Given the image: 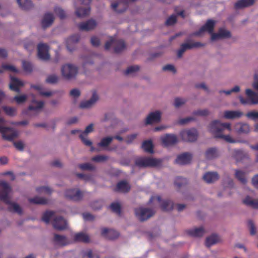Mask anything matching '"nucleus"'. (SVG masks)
I'll list each match as a JSON object with an SVG mask.
<instances>
[{
    "instance_id": "nucleus-32",
    "label": "nucleus",
    "mask_w": 258,
    "mask_h": 258,
    "mask_svg": "<svg viewBox=\"0 0 258 258\" xmlns=\"http://www.w3.org/2000/svg\"><path fill=\"white\" fill-rule=\"evenodd\" d=\"M218 150L215 147L210 148L205 152V156L207 159H212L219 156Z\"/></svg>"
},
{
    "instance_id": "nucleus-14",
    "label": "nucleus",
    "mask_w": 258,
    "mask_h": 258,
    "mask_svg": "<svg viewBox=\"0 0 258 258\" xmlns=\"http://www.w3.org/2000/svg\"><path fill=\"white\" fill-rule=\"evenodd\" d=\"M155 200H157L159 203L161 204V208L164 211H170L173 209L174 204L170 200H164L162 201L160 196L152 197L150 200V202L152 203Z\"/></svg>"
},
{
    "instance_id": "nucleus-8",
    "label": "nucleus",
    "mask_w": 258,
    "mask_h": 258,
    "mask_svg": "<svg viewBox=\"0 0 258 258\" xmlns=\"http://www.w3.org/2000/svg\"><path fill=\"white\" fill-rule=\"evenodd\" d=\"M78 68L71 64H66L62 66L61 71L62 76L67 80L76 77L78 73Z\"/></svg>"
},
{
    "instance_id": "nucleus-56",
    "label": "nucleus",
    "mask_w": 258,
    "mask_h": 258,
    "mask_svg": "<svg viewBox=\"0 0 258 258\" xmlns=\"http://www.w3.org/2000/svg\"><path fill=\"white\" fill-rule=\"evenodd\" d=\"M140 67L139 66H132L127 68V69L125 71L124 74L125 75H129L133 74L135 72H136L139 70Z\"/></svg>"
},
{
    "instance_id": "nucleus-31",
    "label": "nucleus",
    "mask_w": 258,
    "mask_h": 258,
    "mask_svg": "<svg viewBox=\"0 0 258 258\" xmlns=\"http://www.w3.org/2000/svg\"><path fill=\"white\" fill-rule=\"evenodd\" d=\"M255 0H238L235 4L234 8L236 9H242L252 5Z\"/></svg>"
},
{
    "instance_id": "nucleus-4",
    "label": "nucleus",
    "mask_w": 258,
    "mask_h": 258,
    "mask_svg": "<svg viewBox=\"0 0 258 258\" xmlns=\"http://www.w3.org/2000/svg\"><path fill=\"white\" fill-rule=\"evenodd\" d=\"M5 120L3 118H0V124L4 123ZM0 133L2 134L3 138L6 140L12 141L18 136V133L17 131L11 127H5L0 125Z\"/></svg>"
},
{
    "instance_id": "nucleus-7",
    "label": "nucleus",
    "mask_w": 258,
    "mask_h": 258,
    "mask_svg": "<svg viewBox=\"0 0 258 258\" xmlns=\"http://www.w3.org/2000/svg\"><path fill=\"white\" fill-rule=\"evenodd\" d=\"M111 46H114V52L118 53L123 50L125 48V44L122 40H116L111 37L110 39L105 44V49H109Z\"/></svg>"
},
{
    "instance_id": "nucleus-36",
    "label": "nucleus",
    "mask_w": 258,
    "mask_h": 258,
    "mask_svg": "<svg viewBox=\"0 0 258 258\" xmlns=\"http://www.w3.org/2000/svg\"><path fill=\"white\" fill-rule=\"evenodd\" d=\"M130 189V186L128 184L124 181L119 182L116 186L115 191L127 192Z\"/></svg>"
},
{
    "instance_id": "nucleus-23",
    "label": "nucleus",
    "mask_w": 258,
    "mask_h": 258,
    "mask_svg": "<svg viewBox=\"0 0 258 258\" xmlns=\"http://www.w3.org/2000/svg\"><path fill=\"white\" fill-rule=\"evenodd\" d=\"M98 99V96L95 91H94L91 98L87 101H82L80 104L81 108H87L91 107Z\"/></svg>"
},
{
    "instance_id": "nucleus-13",
    "label": "nucleus",
    "mask_w": 258,
    "mask_h": 258,
    "mask_svg": "<svg viewBox=\"0 0 258 258\" xmlns=\"http://www.w3.org/2000/svg\"><path fill=\"white\" fill-rule=\"evenodd\" d=\"M64 195L66 198L74 201H79L83 197V192L76 188L67 189Z\"/></svg>"
},
{
    "instance_id": "nucleus-44",
    "label": "nucleus",
    "mask_w": 258,
    "mask_h": 258,
    "mask_svg": "<svg viewBox=\"0 0 258 258\" xmlns=\"http://www.w3.org/2000/svg\"><path fill=\"white\" fill-rule=\"evenodd\" d=\"M113 140V138L111 137L103 138L101 140L100 142L97 144V146L106 148L110 144Z\"/></svg>"
},
{
    "instance_id": "nucleus-47",
    "label": "nucleus",
    "mask_w": 258,
    "mask_h": 258,
    "mask_svg": "<svg viewBox=\"0 0 258 258\" xmlns=\"http://www.w3.org/2000/svg\"><path fill=\"white\" fill-rule=\"evenodd\" d=\"M235 175V177L242 183L244 184L246 183V179L245 177L244 172L241 170H236Z\"/></svg>"
},
{
    "instance_id": "nucleus-25",
    "label": "nucleus",
    "mask_w": 258,
    "mask_h": 258,
    "mask_svg": "<svg viewBox=\"0 0 258 258\" xmlns=\"http://www.w3.org/2000/svg\"><path fill=\"white\" fill-rule=\"evenodd\" d=\"M230 36V33L229 31L224 29H220L218 33L212 34L211 38L212 41H214L221 38H229Z\"/></svg>"
},
{
    "instance_id": "nucleus-53",
    "label": "nucleus",
    "mask_w": 258,
    "mask_h": 258,
    "mask_svg": "<svg viewBox=\"0 0 258 258\" xmlns=\"http://www.w3.org/2000/svg\"><path fill=\"white\" fill-rule=\"evenodd\" d=\"M23 68L24 70L27 73H31L33 71V65L32 64L27 61H23Z\"/></svg>"
},
{
    "instance_id": "nucleus-30",
    "label": "nucleus",
    "mask_w": 258,
    "mask_h": 258,
    "mask_svg": "<svg viewBox=\"0 0 258 258\" xmlns=\"http://www.w3.org/2000/svg\"><path fill=\"white\" fill-rule=\"evenodd\" d=\"M219 178V175L216 172H208L203 176V179L207 183H212Z\"/></svg>"
},
{
    "instance_id": "nucleus-21",
    "label": "nucleus",
    "mask_w": 258,
    "mask_h": 258,
    "mask_svg": "<svg viewBox=\"0 0 258 258\" xmlns=\"http://www.w3.org/2000/svg\"><path fill=\"white\" fill-rule=\"evenodd\" d=\"M192 159V155L189 153H184L178 155L175 160L176 163L185 165L190 163Z\"/></svg>"
},
{
    "instance_id": "nucleus-24",
    "label": "nucleus",
    "mask_w": 258,
    "mask_h": 258,
    "mask_svg": "<svg viewBox=\"0 0 258 258\" xmlns=\"http://www.w3.org/2000/svg\"><path fill=\"white\" fill-rule=\"evenodd\" d=\"M53 241L55 245L60 246H65L69 244V241L66 236L57 234H54Z\"/></svg>"
},
{
    "instance_id": "nucleus-41",
    "label": "nucleus",
    "mask_w": 258,
    "mask_h": 258,
    "mask_svg": "<svg viewBox=\"0 0 258 258\" xmlns=\"http://www.w3.org/2000/svg\"><path fill=\"white\" fill-rule=\"evenodd\" d=\"M142 147L146 152L149 153H153L154 152L153 144L151 140L144 141L142 144Z\"/></svg>"
},
{
    "instance_id": "nucleus-17",
    "label": "nucleus",
    "mask_w": 258,
    "mask_h": 258,
    "mask_svg": "<svg viewBox=\"0 0 258 258\" xmlns=\"http://www.w3.org/2000/svg\"><path fill=\"white\" fill-rule=\"evenodd\" d=\"M38 56L42 60H48L50 55L48 53V47L46 44L40 43L38 46Z\"/></svg>"
},
{
    "instance_id": "nucleus-48",
    "label": "nucleus",
    "mask_w": 258,
    "mask_h": 258,
    "mask_svg": "<svg viewBox=\"0 0 258 258\" xmlns=\"http://www.w3.org/2000/svg\"><path fill=\"white\" fill-rule=\"evenodd\" d=\"M245 156L242 151L240 150H235L233 152V157L236 161H240Z\"/></svg>"
},
{
    "instance_id": "nucleus-12",
    "label": "nucleus",
    "mask_w": 258,
    "mask_h": 258,
    "mask_svg": "<svg viewBox=\"0 0 258 258\" xmlns=\"http://www.w3.org/2000/svg\"><path fill=\"white\" fill-rule=\"evenodd\" d=\"M80 1L85 7L76 9V14L78 17H84L88 16L90 13V7L89 5L91 0H80Z\"/></svg>"
},
{
    "instance_id": "nucleus-62",
    "label": "nucleus",
    "mask_w": 258,
    "mask_h": 258,
    "mask_svg": "<svg viewBox=\"0 0 258 258\" xmlns=\"http://www.w3.org/2000/svg\"><path fill=\"white\" fill-rule=\"evenodd\" d=\"M186 100L185 99L180 98H176L175 99L174 106L176 107H179L186 102Z\"/></svg>"
},
{
    "instance_id": "nucleus-2",
    "label": "nucleus",
    "mask_w": 258,
    "mask_h": 258,
    "mask_svg": "<svg viewBox=\"0 0 258 258\" xmlns=\"http://www.w3.org/2000/svg\"><path fill=\"white\" fill-rule=\"evenodd\" d=\"M0 186L3 188L2 190H0V200L9 205L8 210L10 212L17 213L19 215L22 214L23 210L20 205L10 201L9 194L11 191V188L10 185L7 182L1 180Z\"/></svg>"
},
{
    "instance_id": "nucleus-22",
    "label": "nucleus",
    "mask_w": 258,
    "mask_h": 258,
    "mask_svg": "<svg viewBox=\"0 0 258 258\" xmlns=\"http://www.w3.org/2000/svg\"><path fill=\"white\" fill-rule=\"evenodd\" d=\"M101 235L107 239L113 240L118 237L119 234L115 230L104 228L102 229Z\"/></svg>"
},
{
    "instance_id": "nucleus-52",
    "label": "nucleus",
    "mask_w": 258,
    "mask_h": 258,
    "mask_svg": "<svg viewBox=\"0 0 258 258\" xmlns=\"http://www.w3.org/2000/svg\"><path fill=\"white\" fill-rule=\"evenodd\" d=\"M186 182L187 180L185 178L181 177H177L176 178L174 181V184L177 187L179 188L181 187L182 185H183L184 184L186 183Z\"/></svg>"
},
{
    "instance_id": "nucleus-11",
    "label": "nucleus",
    "mask_w": 258,
    "mask_h": 258,
    "mask_svg": "<svg viewBox=\"0 0 258 258\" xmlns=\"http://www.w3.org/2000/svg\"><path fill=\"white\" fill-rule=\"evenodd\" d=\"M215 22L212 20H208L206 24L203 25L198 31H196L191 34V36H200L202 34L207 31L211 35L213 33Z\"/></svg>"
},
{
    "instance_id": "nucleus-40",
    "label": "nucleus",
    "mask_w": 258,
    "mask_h": 258,
    "mask_svg": "<svg viewBox=\"0 0 258 258\" xmlns=\"http://www.w3.org/2000/svg\"><path fill=\"white\" fill-rule=\"evenodd\" d=\"M30 203L38 205H46L48 204V200L39 197H35L33 198H29L28 199Z\"/></svg>"
},
{
    "instance_id": "nucleus-43",
    "label": "nucleus",
    "mask_w": 258,
    "mask_h": 258,
    "mask_svg": "<svg viewBox=\"0 0 258 258\" xmlns=\"http://www.w3.org/2000/svg\"><path fill=\"white\" fill-rule=\"evenodd\" d=\"M31 87L38 90L41 96L49 97L54 94V92L51 91H45L40 85H31Z\"/></svg>"
},
{
    "instance_id": "nucleus-45",
    "label": "nucleus",
    "mask_w": 258,
    "mask_h": 258,
    "mask_svg": "<svg viewBox=\"0 0 258 258\" xmlns=\"http://www.w3.org/2000/svg\"><path fill=\"white\" fill-rule=\"evenodd\" d=\"M32 103H35L36 105H30L28 107L29 110H35L38 111L41 109H42L44 106V102L42 101H36L35 100H33L32 101Z\"/></svg>"
},
{
    "instance_id": "nucleus-6",
    "label": "nucleus",
    "mask_w": 258,
    "mask_h": 258,
    "mask_svg": "<svg viewBox=\"0 0 258 258\" xmlns=\"http://www.w3.org/2000/svg\"><path fill=\"white\" fill-rule=\"evenodd\" d=\"M135 213L137 218L140 221H144L152 217L155 214V212L150 208L141 207L136 208Z\"/></svg>"
},
{
    "instance_id": "nucleus-33",
    "label": "nucleus",
    "mask_w": 258,
    "mask_h": 258,
    "mask_svg": "<svg viewBox=\"0 0 258 258\" xmlns=\"http://www.w3.org/2000/svg\"><path fill=\"white\" fill-rule=\"evenodd\" d=\"M242 115V113L239 111L226 110L224 112V117L226 119L238 118Z\"/></svg>"
},
{
    "instance_id": "nucleus-15",
    "label": "nucleus",
    "mask_w": 258,
    "mask_h": 258,
    "mask_svg": "<svg viewBox=\"0 0 258 258\" xmlns=\"http://www.w3.org/2000/svg\"><path fill=\"white\" fill-rule=\"evenodd\" d=\"M93 130V124L91 123L89 125H88L86 127L85 130L84 132H81V133L79 135L80 138L81 139L82 142L83 143L84 145H85L87 146H91V151L94 150V148L92 146V143L91 141L86 139V137L87 136V134L88 133L92 132Z\"/></svg>"
},
{
    "instance_id": "nucleus-3",
    "label": "nucleus",
    "mask_w": 258,
    "mask_h": 258,
    "mask_svg": "<svg viewBox=\"0 0 258 258\" xmlns=\"http://www.w3.org/2000/svg\"><path fill=\"white\" fill-rule=\"evenodd\" d=\"M160 160L151 157H141L137 159L135 164L139 167H156L161 164Z\"/></svg>"
},
{
    "instance_id": "nucleus-51",
    "label": "nucleus",
    "mask_w": 258,
    "mask_h": 258,
    "mask_svg": "<svg viewBox=\"0 0 258 258\" xmlns=\"http://www.w3.org/2000/svg\"><path fill=\"white\" fill-rule=\"evenodd\" d=\"M36 191L39 194H46L50 195L52 192V189L48 186H40L36 188Z\"/></svg>"
},
{
    "instance_id": "nucleus-50",
    "label": "nucleus",
    "mask_w": 258,
    "mask_h": 258,
    "mask_svg": "<svg viewBox=\"0 0 258 258\" xmlns=\"http://www.w3.org/2000/svg\"><path fill=\"white\" fill-rule=\"evenodd\" d=\"M110 208L111 211L118 215H120L121 214V206L118 203H113L110 206Z\"/></svg>"
},
{
    "instance_id": "nucleus-19",
    "label": "nucleus",
    "mask_w": 258,
    "mask_h": 258,
    "mask_svg": "<svg viewBox=\"0 0 258 258\" xmlns=\"http://www.w3.org/2000/svg\"><path fill=\"white\" fill-rule=\"evenodd\" d=\"M234 130L239 134H247L250 132V127L248 124L238 122L234 124Z\"/></svg>"
},
{
    "instance_id": "nucleus-39",
    "label": "nucleus",
    "mask_w": 258,
    "mask_h": 258,
    "mask_svg": "<svg viewBox=\"0 0 258 258\" xmlns=\"http://www.w3.org/2000/svg\"><path fill=\"white\" fill-rule=\"evenodd\" d=\"M19 7L23 10H28L33 7V4L31 0H17Z\"/></svg>"
},
{
    "instance_id": "nucleus-61",
    "label": "nucleus",
    "mask_w": 258,
    "mask_h": 258,
    "mask_svg": "<svg viewBox=\"0 0 258 258\" xmlns=\"http://www.w3.org/2000/svg\"><path fill=\"white\" fill-rule=\"evenodd\" d=\"M79 168L82 170H92L94 169V167L90 163H84L79 165Z\"/></svg>"
},
{
    "instance_id": "nucleus-58",
    "label": "nucleus",
    "mask_w": 258,
    "mask_h": 258,
    "mask_svg": "<svg viewBox=\"0 0 258 258\" xmlns=\"http://www.w3.org/2000/svg\"><path fill=\"white\" fill-rule=\"evenodd\" d=\"M209 113L208 109H205L203 110H198L193 112V114L195 115H199L202 116H207Z\"/></svg>"
},
{
    "instance_id": "nucleus-20",
    "label": "nucleus",
    "mask_w": 258,
    "mask_h": 258,
    "mask_svg": "<svg viewBox=\"0 0 258 258\" xmlns=\"http://www.w3.org/2000/svg\"><path fill=\"white\" fill-rule=\"evenodd\" d=\"M161 114L159 111L150 113L147 116L146 120V124H151L153 123L158 122L161 120Z\"/></svg>"
},
{
    "instance_id": "nucleus-29",
    "label": "nucleus",
    "mask_w": 258,
    "mask_h": 258,
    "mask_svg": "<svg viewBox=\"0 0 258 258\" xmlns=\"http://www.w3.org/2000/svg\"><path fill=\"white\" fill-rule=\"evenodd\" d=\"M80 37L79 34H74L69 37L66 41V45L68 49L70 51H72L74 48L72 47V45L76 44L80 40Z\"/></svg>"
},
{
    "instance_id": "nucleus-55",
    "label": "nucleus",
    "mask_w": 258,
    "mask_h": 258,
    "mask_svg": "<svg viewBox=\"0 0 258 258\" xmlns=\"http://www.w3.org/2000/svg\"><path fill=\"white\" fill-rule=\"evenodd\" d=\"M3 109L6 113L8 115L14 116L16 114V109L14 107L4 106Z\"/></svg>"
},
{
    "instance_id": "nucleus-28",
    "label": "nucleus",
    "mask_w": 258,
    "mask_h": 258,
    "mask_svg": "<svg viewBox=\"0 0 258 258\" xmlns=\"http://www.w3.org/2000/svg\"><path fill=\"white\" fill-rule=\"evenodd\" d=\"M23 85V83L17 78L11 77L10 84V88L11 90L19 93L20 91V87Z\"/></svg>"
},
{
    "instance_id": "nucleus-34",
    "label": "nucleus",
    "mask_w": 258,
    "mask_h": 258,
    "mask_svg": "<svg viewBox=\"0 0 258 258\" xmlns=\"http://www.w3.org/2000/svg\"><path fill=\"white\" fill-rule=\"evenodd\" d=\"M243 203L247 206L258 209V200L257 199H253L250 197L247 196L243 200Z\"/></svg>"
},
{
    "instance_id": "nucleus-18",
    "label": "nucleus",
    "mask_w": 258,
    "mask_h": 258,
    "mask_svg": "<svg viewBox=\"0 0 258 258\" xmlns=\"http://www.w3.org/2000/svg\"><path fill=\"white\" fill-rule=\"evenodd\" d=\"M52 225L54 229L58 230H62L67 228L66 221L61 216H57L54 218Z\"/></svg>"
},
{
    "instance_id": "nucleus-63",
    "label": "nucleus",
    "mask_w": 258,
    "mask_h": 258,
    "mask_svg": "<svg viewBox=\"0 0 258 258\" xmlns=\"http://www.w3.org/2000/svg\"><path fill=\"white\" fill-rule=\"evenodd\" d=\"M83 258H99L97 255H93L91 250L85 252L83 255Z\"/></svg>"
},
{
    "instance_id": "nucleus-5",
    "label": "nucleus",
    "mask_w": 258,
    "mask_h": 258,
    "mask_svg": "<svg viewBox=\"0 0 258 258\" xmlns=\"http://www.w3.org/2000/svg\"><path fill=\"white\" fill-rule=\"evenodd\" d=\"M247 98H244L239 96V99L241 104L243 105L258 104V93L254 92L251 89H247L245 90Z\"/></svg>"
},
{
    "instance_id": "nucleus-64",
    "label": "nucleus",
    "mask_w": 258,
    "mask_h": 258,
    "mask_svg": "<svg viewBox=\"0 0 258 258\" xmlns=\"http://www.w3.org/2000/svg\"><path fill=\"white\" fill-rule=\"evenodd\" d=\"M246 116L251 119L256 120L258 119V112L252 111L247 113Z\"/></svg>"
},
{
    "instance_id": "nucleus-49",
    "label": "nucleus",
    "mask_w": 258,
    "mask_h": 258,
    "mask_svg": "<svg viewBox=\"0 0 258 258\" xmlns=\"http://www.w3.org/2000/svg\"><path fill=\"white\" fill-rule=\"evenodd\" d=\"M59 77L56 75H48L46 79V83L48 84H54L58 81Z\"/></svg>"
},
{
    "instance_id": "nucleus-16",
    "label": "nucleus",
    "mask_w": 258,
    "mask_h": 258,
    "mask_svg": "<svg viewBox=\"0 0 258 258\" xmlns=\"http://www.w3.org/2000/svg\"><path fill=\"white\" fill-rule=\"evenodd\" d=\"M163 144L168 147L175 145L178 142L177 137L174 134H167L161 138Z\"/></svg>"
},
{
    "instance_id": "nucleus-10",
    "label": "nucleus",
    "mask_w": 258,
    "mask_h": 258,
    "mask_svg": "<svg viewBox=\"0 0 258 258\" xmlns=\"http://www.w3.org/2000/svg\"><path fill=\"white\" fill-rule=\"evenodd\" d=\"M205 44L199 42H192V41H188V42L184 43L181 44L180 49L178 50L177 56L178 57H181L183 53L188 49H191L194 48H198L203 47Z\"/></svg>"
},
{
    "instance_id": "nucleus-26",
    "label": "nucleus",
    "mask_w": 258,
    "mask_h": 258,
    "mask_svg": "<svg viewBox=\"0 0 258 258\" xmlns=\"http://www.w3.org/2000/svg\"><path fill=\"white\" fill-rule=\"evenodd\" d=\"M96 26V23L95 20L92 19L80 23L78 27L80 30L89 31L94 29Z\"/></svg>"
},
{
    "instance_id": "nucleus-35",
    "label": "nucleus",
    "mask_w": 258,
    "mask_h": 258,
    "mask_svg": "<svg viewBox=\"0 0 258 258\" xmlns=\"http://www.w3.org/2000/svg\"><path fill=\"white\" fill-rule=\"evenodd\" d=\"M122 1H123V6H124V8L122 10H117V7L121 5L120 2L112 3L111 5L112 9L115 12H117L118 13H122L124 11H125L127 8V4H126L127 2H135L136 0H122Z\"/></svg>"
},
{
    "instance_id": "nucleus-54",
    "label": "nucleus",
    "mask_w": 258,
    "mask_h": 258,
    "mask_svg": "<svg viewBox=\"0 0 258 258\" xmlns=\"http://www.w3.org/2000/svg\"><path fill=\"white\" fill-rule=\"evenodd\" d=\"M108 158V156L106 155H99L92 157V160L96 162H102L107 160Z\"/></svg>"
},
{
    "instance_id": "nucleus-46",
    "label": "nucleus",
    "mask_w": 258,
    "mask_h": 258,
    "mask_svg": "<svg viewBox=\"0 0 258 258\" xmlns=\"http://www.w3.org/2000/svg\"><path fill=\"white\" fill-rule=\"evenodd\" d=\"M54 213H55L52 211H47L45 212L43 215L42 220L45 223L48 224L50 219L52 218Z\"/></svg>"
},
{
    "instance_id": "nucleus-60",
    "label": "nucleus",
    "mask_w": 258,
    "mask_h": 258,
    "mask_svg": "<svg viewBox=\"0 0 258 258\" xmlns=\"http://www.w3.org/2000/svg\"><path fill=\"white\" fill-rule=\"evenodd\" d=\"M27 96L25 95L16 96L14 98V100H15L18 104H20L25 102L27 100Z\"/></svg>"
},
{
    "instance_id": "nucleus-59",
    "label": "nucleus",
    "mask_w": 258,
    "mask_h": 258,
    "mask_svg": "<svg viewBox=\"0 0 258 258\" xmlns=\"http://www.w3.org/2000/svg\"><path fill=\"white\" fill-rule=\"evenodd\" d=\"M177 21L176 16L174 15H171L166 20L165 24L166 25L171 26L174 24Z\"/></svg>"
},
{
    "instance_id": "nucleus-9",
    "label": "nucleus",
    "mask_w": 258,
    "mask_h": 258,
    "mask_svg": "<svg viewBox=\"0 0 258 258\" xmlns=\"http://www.w3.org/2000/svg\"><path fill=\"white\" fill-rule=\"evenodd\" d=\"M182 140L185 142H193L197 140L198 133L196 128L183 130L180 133Z\"/></svg>"
},
{
    "instance_id": "nucleus-38",
    "label": "nucleus",
    "mask_w": 258,
    "mask_h": 258,
    "mask_svg": "<svg viewBox=\"0 0 258 258\" xmlns=\"http://www.w3.org/2000/svg\"><path fill=\"white\" fill-rule=\"evenodd\" d=\"M187 233L191 236L198 237L202 236L205 233V231L203 227H200L188 230L187 231Z\"/></svg>"
},
{
    "instance_id": "nucleus-42",
    "label": "nucleus",
    "mask_w": 258,
    "mask_h": 258,
    "mask_svg": "<svg viewBox=\"0 0 258 258\" xmlns=\"http://www.w3.org/2000/svg\"><path fill=\"white\" fill-rule=\"evenodd\" d=\"M220 239L218 235L216 234H212L209 237H208L206 239V245L208 247L216 243L219 241Z\"/></svg>"
},
{
    "instance_id": "nucleus-57",
    "label": "nucleus",
    "mask_w": 258,
    "mask_h": 258,
    "mask_svg": "<svg viewBox=\"0 0 258 258\" xmlns=\"http://www.w3.org/2000/svg\"><path fill=\"white\" fill-rule=\"evenodd\" d=\"M54 12L56 15H57L60 19H63L66 17L65 12L59 7H55Z\"/></svg>"
},
{
    "instance_id": "nucleus-37",
    "label": "nucleus",
    "mask_w": 258,
    "mask_h": 258,
    "mask_svg": "<svg viewBox=\"0 0 258 258\" xmlns=\"http://www.w3.org/2000/svg\"><path fill=\"white\" fill-rule=\"evenodd\" d=\"M74 240L77 242L88 243L89 241V238L86 234L83 232H79L74 235Z\"/></svg>"
},
{
    "instance_id": "nucleus-1",
    "label": "nucleus",
    "mask_w": 258,
    "mask_h": 258,
    "mask_svg": "<svg viewBox=\"0 0 258 258\" xmlns=\"http://www.w3.org/2000/svg\"><path fill=\"white\" fill-rule=\"evenodd\" d=\"M227 130L229 132L231 131V124L229 123H222L219 120H215L211 122L209 125L210 132L216 138L222 139L226 142L230 143L237 142L244 143L245 141H239L233 139L230 135H224L223 132Z\"/></svg>"
},
{
    "instance_id": "nucleus-27",
    "label": "nucleus",
    "mask_w": 258,
    "mask_h": 258,
    "mask_svg": "<svg viewBox=\"0 0 258 258\" xmlns=\"http://www.w3.org/2000/svg\"><path fill=\"white\" fill-rule=\"evenodd\" d=\"M54 20L53 15L50 13H46L42 20L41 24L43 28L50 27L53 23Z\"/></svg>"
}]
</instances>
